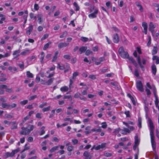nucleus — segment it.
Segmentation results:
<instances>
[{
    "label": "nucleus",
    "mask_w": 159,
    "mask_h": 159,
    "mask_svg": "<svg viewBox=\"0 0 159 159\" xmlns=\"http://www.w3.org/2000/svg\"><path fill=\"white\" fill-rule=\"evenodd\" d=\"M148 126L150 131V135L152 147L153 149H154L156 148V143L154 139V127L153 122L150 118H148Z\"/></svg>",
    "instance_id": "obj_1"
},
{
    "label": "nucleus",
    "mask_w": 159,
    "mask_h": 159,
    "mask_svg": "<svg viewBox=\"0 0 159 159\" xmlns=\"http://www.w3.org/2000/svg\"><path fill=\"white\" fill-rule=\"evenodd\" d=\"M118 52L120 56L123 58H128L129 57V54L127 52L124 51L123 48L122 47H120L119 49Z\"/></svg>",
    "instance_id": "obj_2"
},
{
    "label": "nucleus",
    "mask_w": 159,
    "mask_h": 159,
    "mask_svg": "<svg viewBox=\"0 0 159 159\" xmlns=\"http://www.w3.org/2000/svg\"><path fill=\"white\" fill-rule=\"evenodd\" d=\"M20 150V148H18L17 149H15L12 151L11 153L9 152H7L5 153L4 157L5 158H7L8 157H12L14 155L19 152Z\"/></svg>",
    "instance_id": "obj_3"
},
{
    "label": "nucleus",
    "mask_w": 159,
    "mask_h": 159,
    "mask_svg": "<svg viewBox=\"0 0 159 159\" xmlns=\"http://www.w3.org/2000/svg\"><path fill=\"white\" fill-rule=\"evenodd\" d=\"M133 55L134 57L137 58V60L141 68L143 71L145 70L144 66L142 65L141 61V59L139 56H138L137 52L136 51H135L133 53Z\"/></svg>",
    "instance_id": "obj_4"
},
{
    "label": "nucleus",
    "mask_w": 159,
    "mask_h": 159,
    "mask_svg": "<svg viewBox=\"0 0 159 159\" xmlns=\"http://www.w3.org/2000/svg\"><path fill=\"white\" fill-rule=\"evenodd\" d=\"M136 86L137 89L140 91L143 92L144 91L143 85L141 81L138 80L136 82Z\"/></svg>",
    "instance_id": "obj_5"
},
{
    "label": "nucleus",
    "mask_w": 159,
    "mask_h": 159,
    "mask_svg": "<svg viewBox=\"0 0 159 159\" xmlns=\"http://www.w3.org/2000/svg\"><path fill=\"white\" fill-rule=\"evenodd\" d=\"M156 27V25L154 24L153 22H150L149 25V30L152 33V35L154 36V29Z\"/></svg>",
    "instance_id": "obj_6"
},
{
    "label": "nucleus",
    "mask_w": 159,
    "mask_h": 159,
    "mask_svg": "<svg viewBox=\"0 0 159 159\" xmlns=\"http://www.w3.org/2000/svg\"><path fill=\"white\" fill-rule=\"evenodd\" d=\"M21 129L22 130L20 131V134L21 135H28L30 132V129H27L26 128L22 127L21 128Z\"/></svg>",
    "instance_id": "obj_7"
},
{
    "label": "nucleus",
    "mask_w": 159,
    "mask_h": 159,
    "mask_svg": "<svg viewBox=\"0 0 159 159\" xmlns=\"http://www.w3.org/2000/svg\"><path fill=\"white\" fill-rule=\"evenodd\" d=\"M83 156L85 157V159H91L93 157V155H90L89 152L86 151L84 152Z\"/></svg>",
    "instance_id": "obj_8"
},
{
    "label": "nucleus",
    "mask_w": 159,
    "mask_h": 159,
    "mask_svg": "<svg viewBox=\"0 0 159 159\" xmlns=\"http://www.w3.org/2000/svg\"><path fill=\"white\" fill-rule=\"evenodd\" d=\"M119 41V37L117 34H114L113 36V41L115 43H117Z\"/></svg>",
    "instance_id": "obj_9"
},
{
    "label": "nucleus",
    "mask_w": 159,
    "mask_h": 159,
    "mask_svg": "<svg viewBox=\"0 0 159 159\" xmlns=\"http://www.w3.org/2000/svg\"><path fill=\"white\" fill-rule=\"evenodd\" d=\"M98 9H96L94 11L93 13L90 14L89 15V18H94L97 17V14L98 13Z\"/></svg>",
    "instance_id": "obj_10"
},
{
    "label": "nucleus",
    "mask_w": 159,
    "mask_h": 159,
    "mask_svg": "<svg viewBox=\"0 0 159 159\" xmlns=\"http://www.w3.org/2000/svg\"><path fill=\"white\" fill-rule=\"evenodd\" d=\"M142 26L143 27L144 32L145 34H147V33L148 25L147 23L143 22L142 23Z\"/></svg>",
    "instance_id": "obj_11"
},
{
    "label": "nucleus",
    "mask_w": 159,
    "mask_h": 159,
    "mask_svg": "<svg viewBox=\"0 0 159 159\" xmlns=\"http://www.w3.org/2000/svg\"><path fill=\"white\" fill-rule=\"evenodd\" d=\"M69 45V43H60L58 45V47L59 48H61L63 47L67 46Z\"/></svg>",
    "instance_id": "obj_12"
},
{
    "label": "nucleus",
    "mask_w": 159,
    "mask_h": 159,
    "mask_svg": "<svg viewBox=\"0 0 159 159\" xmlns=\"http://www.w3.org/2000/svg\"><path fill=\"white\" fill-rule=\"evenodd\" d=\"M106 143H102L101 144L99 145L96 147V150H98L101 149H103L106 147Z\"/></svg>",
    "instance_id": "obj_13"
},
{
    "label": "nucleus",
    "mask_w": 159,
    "mask_h": 159,
    "mask_svg": "<svg viewBox=\"0 0 159 159\" xmlns=\"http://www.w3.org/2000/svg\"><path fill=\"white\" fill-rule=\"evenodd\" d=\"M121 133L124 134H127V133H130V130L128 128H124L121 130Z\"/></svg>",
    "instance_id": "obj_14"
},
{
    "label": "nucleus",
    "mask_w": 159,
    "mask_h": 159,
    "mask_svg": "<svg viewBox=\"0 0 159 159\" xmlns=\"http://www.w3.org/2000/svg\"><path fill=\"white\" fill-rule=\"evenodd\" d=\"M152 71L153 74L155 75L157 72V68L156 66L153 64L151 66Z\"/></svg>",
    "instance_id": "obj_15"
},
{
    "label": "nucleus",
    "mask_w": 159,
    "mask_h": 159,
    "mask_svg": "<svg viewBox=\"0 0 159 159\" xmlns=\"http://www.w3.org/2000/svg\"><path fill=\"white\" fill-rule=\"evenodd\" d=\"M127 58L131 62L133 63L135 66L137 67V64L136 62L134 60L132 57H129V56L128 58Z\"/></svg>",
    "instance_id": "obj_16"
},
{
    "label": "nucleus",
    "mask_w": 159,
    "mask_h": 159,
    "mask_svg": "<svg viewBox=\"0 0 159 159\" xmlns=\"http://www.w3.org/2000/svg\"><path fill=\"white\" fill-rule=\"evenodd\" d=\"M33 25H31L28 27V30L26 32V34L30 35V34L31 32L33 30Z\"/></svg>",
    "instance_id": "obj_17"
},
{
    "label": "nucleus",
    "mask_w": 159,
    "mask_h": 159,
    "mask_svg": "<svg viewBox=\"0 0 159 159\" xmlns=\"http://www.w3.org/2000/svg\"><path fill=\"white\" fill-rule=\"evenodd\" d=\"M87 48L86 47L82 46L79 49V52L80 54H81L82 53L84 52L87 50Z\"/></svg>",
    "instance_id": "obj_18"
},
{
    "label": "nucleus",
    "mask_w": 159,
    "mask_h": 159,
    "mask_svg": "<svg viewBox=\"0 0 159 159\" xmlns=\"http://www.w3.org/2000/svg\"><path fill=\"white\" fill-rule=\"evenodd\" d=\"M8 70L11 72L14 73L15 71H17V69L16 67H13L10 66L8 67Z\"/></svg>",
    "instance_id": "obj_19"
},
{
    "label": "nucleus",
    "mask_w": 159,
    "mask_h": 159,
    "mask_svg": "<svg viewBox=\"0 0 159 159\" xmlns=\"http://www.w3.org/2000/svg\"><path fill=\"white\" fill-rule=\"evenodd\" d=\"M30 52V50L28 49H27L24 51L22 52L20 54L21 55L25 56L27 54H29Z\"/></svg>",
    "instance_id": "obj_20"
},
{
    "label": "nucleus",
    "mask_w": 159,
    "mask_h": 159,
    "mask_svg": "<svg viewBox=\"0 0 159 159\" xmlns=\"http://www.w3.org/2000/svg\"><path fill=\"white\" fill-rule=\"evenodd\" d=\"M59 52L58 51H56L54 54V56L53 57V58L52 60V62H55L56 61L57 58V55L58 54Z\"/></svg>",
    "instance_id": "obj_21"
},
{
    "label": "nucleus",
    "mask_w": 159,
    "mask_h": 159,
    "mask_svg": "<svg viewBox=\"0 0 159 159\" xmlns=\"http://www.w3.org/2000/svg\"><path fill=\"white\" fill-rule=\"evenodd\" d=\"M153 60H156V63L157 64H159V57L156 56H153L152 57Z\"/></svg>",
    "instance_id": "obj_22"
},
{
    "label": "nucleus",
    "mask_w": 159,
    "mask_h": 159,
    "mask_svg": "<svg viewBox=\"0 0 159 159\" xmlns=\"http://www.w3.org/2000/svg\"><path fill=\"white\" fill-rule=\"evenodd\" d=\"M2 106L3 108L10 109V104H8L6 103L3 102L2 103Z\"/></svg>",
    "instance_id": "obj_23"
},
{
    "label": "nucleus",
    "mask_w": 159,
    "mask_h": 159,
    "mask_svg": "<svg viewBox=\"0 0 159 159\" xmlns=\"http://www.w3.org/2000/svg\"><path fill=\"white\" fill-rule=\"evenodd\" d=\"M54 78H52L50 79L48 81H46V85H51L53 82Z\"/></svg>",
    "instance_id": "obj_24"
},
{
    "label": "nucleus",
    "mask_w": 159,
    "mask_h": 159,
    "mask_svg": "<svg viewBox=\"0 0 159 159\" xmlns=\"http://www.w3.org/2000/svg\"><path fill=\"white\" fill-rule=\"evenodd\" d=\"M59 148V146H56L54 147L51 148V149L50 150V152L51 153L55 151L58 150Z\"/></svg>",
    "instance_id": "obj_25"
},
{
    "label": "nucleus",
    "mask_w": 159,
    "mask_h": 159,
    "mask_svg": "<svg viewBox=\"0 0 159 159\" xmlns=\"http://www.w3.org/2000/svg\"><path fill=\"white\" fill-rule=\"evenodd\" d=\"M42 15L41 14H38L37 16L38 18V20L39 21V23L40 24H41L43 22L42 20Z\"/></svg>",
    "instance_id": "obj_26"
},
{
    "label": "nucleus",
    "mask_w": 159,
    "mask_h": 159,
    "mask_svg": "<svg viewBox=\"0 0 159 159\" xmlns=\"http://www.w3.org/2000/svg\"><path fill=\"white\" fill-rule=\"evenodd\" d=\"M51 43H52V42L50 41V42H49L48 43L44 45V46L43 48V49L44 50H46V49L48 48H49V45L50 44H51Z\"/></svg>",
    "instance_id": "obj_27"
},
{
    "label": "nucleus",
    "mask_w": 159,
    "mask_h": 159,
    "mask_svg": "<svg viewBox=\"0 0 159 159\" xmlns=\"http://www.w3.org/2000/svg\"><path fill=\"white\" fill-rule=\"evenodd\" d=\"M157 52V47L154 46L152 51V55L156 54Z\"/></svg>",
    "instance_id": "obj_28"
},
{
    "label": "nucleus",
    "mask_w": 159,
    "mask_h": 159,
    "mask_svg": "<svg viewBox=\"0 0 159 159\" xmlns=\"http://www.w3.org/2000/svg\"><path fill=\"white\" fill-rule=\"evenodd\" d=\"M139 140L138 139V136L137 135H136L135 136V141L134 144L135 145H138L139 144Z\"/></svg>",
    "instance_id": "obj_29"
},
{
    "label": "nucleus",
    "mask_w": 159,
    "mask_h": 159,
    "mask_svg": "<svg viewBox=\"0 0 159 159\" xmlns=\"http://www.w3.org/2000/svg\"><path fill=\"white\" fill-rule=\"evenodd\" d=\"M26 75L28 78H33L34 77L33 74L30 73V71L26 72Z\"/></svg>",
    "instance_id": "obj_30"
},
{
    "label": "nucleus",
    "mask_w": 159,
    "mask_h": 159,
    "mask_svg": "<svg viewBox=\"0 0 159 159\" xmlns=\"http://www.w3.org/2000/svg\"><path fill=\"white\" fill-rule=\"evenodd\" d=\"M68 87L65 86L61 88L60 90L62 92H66L68 90Z\"/></svg>",
    "instance_id": "obj_31"
},
{
    "label": "nucleus",
    "mask_w": 159,
    "mask_h": 159,
    "mask_svg": "<svg viewBox=\"0 0 159 159\" xmlns=\"http://www.w3.org/2000/svg\"><path fill=\"white\" fill-rule=\"evenodd\" d=\"M10 55V54L8 53H6L5 55H3L1 54H0V59H1L2 58L6 57Z\"/></svg>",
    "instance_id": "obj_32"
},
{
    "label": "nucleus",
    "mask_w": 159,
    "mask_h": 159,
    "mask_svg": "<svg viewBox=\"0 0 159 159\" xmlns=\"http://www.w3.org/2000/svg\"><path fill=\"white\" fill-rule=\"evenodd\" d=\"M142 119L141 117H139L138 119V126L140 128L141 127Z\"/></svg>",
    "instance_id": "obj_33"
},
{
    "label": "nucleus",
    "mask_w": 159,
    "mask_h": 159,
    "mask_svg": "<svg viewBox=\"0 0 159 159\" xmlns=\"http://www.w3.org/2000/svg\"><path fill=\"white\" fill-rule=\"evenodd\" d=\"M153 5L154 7L157 8V9H156V10L157 12L159 13V4L155 3H153Z\"/></svg>",
    "instance_id": "obj_34"
},
{
    "label": "nucleus",
    "mask_w": 159,
    "mask_h": 159,
    "mask_svg": "<svg viewBox=\"0 0 159 159\" xmlns=\"http://www.w3.org/2000/svg\"><path fill=\"white\" fill-rule=\"evenodd\" d=\"M155 98V104L156 107H158V105L159 101L157 96H154Z\"/></svg>",
    "instance_id": "obj_35"
},
{
    "label": "nucleus",
    "mask_w": 159,
    "mask_h": 159,
    "mask_svg": "<svg viewBox=\"0 0 159 159\" xmlns=\"http://www.w3.org/2000/svg\"><path fill=\"white\" fill-rule=\"evenodd\" d=\"M28 102V101L27 100H24L20 102V103L22 105L24 106L27 104Z\"/></svg>",
    "instance_id": "obj_36"
},
{
    "label": "nucleus",
    "mask_w": 159,
    "mask_h": 159,
    "mask_svg": "<svg viewBox=\"0 0 159 159\" xmlns=\"http://www.w3.org/2000/svg\"><path fill=\"white\" fill-rule=\"evenodd\" d=\"M80 40L83 42H85L88 41L89 39L87 38L82 37L80 38Z\"/></svg>",
    "instance_id": "obj_37"
},
{
    "label": "nucleus",
    "mask_w": 159,
    "mask_h": 159,
    "mask_svg": "<svg viewBox=\"0 0 159 159\" xmlns=\"http://www.w3.org/2000/svg\"><path fill=\"white\" fill-rule=\"evenodd\" d=\"M73 149L74 147L72 146H68L67 148V150L70 152L72 151L73 150Z\"/></svg>",
    "instance_id": "obj_38"
},
{
    "label": "nucleus",
    "mask_w": 159,
    "mask_h": 159,
    "mask_svg": "<svg viewBox=\"0 0 159 159\" xmlns=\"http://www.w3.org/2000/svg\"><path fill=\"white\" fill-rule=\"evenodd\" d=\"M45 128V127L44 126H42L40 129H41V134H40V135H43V134H44L45 133V131L44 130V129Z\"/></svg>",
    "instance_id": "obj_39"
},
{
    "label": "nucleus",
    "mask_w": 159,
    "mask_h": 159,
    "mask_svg": "<svg viewBox=\"0 0 159 159\" xmlns=\"http://www.w3.org/2000/svg\"><path fill=\"white\" fill-rule=\"evenodd\" d=\"M74 5L76 8L75 10L76 11H78L79 10L80 7L79 6H78L76 2H74L73 3Z\"/></svg>",
    "instance_id": "obj_40"
},
{
    "label": "nucleus",
    "mask_w": 159,
    "mask_h": 159,
    "mask_svg": "<svg viewBox=\"0 0 159 159\" xmlns=\"http://www.w3.org/2000/svg\"><path fill=\"white\" fill-rule=\"evenodd\" d=\"M57 68H58L61 70H63L65 69V67L63 66H61L59 63H57Z\"/></svg>",
    "instance_id": "obj_41"
},
{
    "label": "nucleus",
    "mask_w": 159,
    "mask_h": 159,
    "mask_svg": "<svg viewBox=\"0 0 159 159\" xmlns=\"http://www.w3.org/2000/svg\"><path fill=\"white\" fill-rule=\"evenodd\" d=\"M20 52V50H16L14 51L13 53V55H17L16 57H18L19 56V55H17Z\"/></svg>",
    "instance_id": "obj_42"
},
{
    "label": "nucleus",
    "mask_w": 159,
    "mask_h": 159,
    "mask_svg": "<svg viewBox=\"0 0 159 159\" xmlns=\"http://www.w3.org/2000/svg\"><path fill=\"white\" fill-rule=\"evenodd\" d=\"M78 75V73L77 72H74L73 74V76L72 77V79H75L76 77Z\"/></svg>",
    "instance_id": "obj_43"
},
{
    "label": "nucleus",
    "mask_w": 159,
    "mask_h": 159,
    "mask_svg": "<svg viewBox=\"0 0 159 159\" xmlns=\"http://www.w3.org/2000/svg\"><path fill=\"white\" fill-rule=\"evenodd\" d=\"M50 106H49L47 107L44 108L43 109L42 111L44 112H45V111H48L49 110H50Z\"/></svg>",
    "instance_id": "obj_44"
},
{
    "label": "nucleus",
    "mask_w": 159,
    "mask_h": 159,
    "mask_svg": "<svg viewBox=\"0 0 159 159\" xmlns=\"http://www.w3.org/2000/svg\"><path fill=\"white\" fill-rule=\"evenodd\" d=\"M152 89H153V93L154 95V96H157V92L156 88L155 86H153L152 87Z\"/></svg>",
    "instance_id": "obj_45"
},
{
    "label": "nucleus",
    "mask_w": 159,
    "mask_h": 159,
    "mask_svg": "<svg viewBox=\"0 0 159 159\" xmlns=\"http://www.w3.org/2000/svg\"><path fill=\"white\" fill-rule=\"evenodd\" d=\"M37 97V96L36 95H34L32 96H30L29 98V100L30 101H31L34 100L35 98H36Z\"/></svg>",
    "instance_id": "obj_46"
},
{
    "label": "nucleus",
    "mask_w": 159,
    "mask_h": 159,
    "mask_svg": "<svg viewBox=\"0 0 159 159\" xmlns=\"http://www.w3.org/2000/svg\"><path fill=\"white\" fill-rule=\"evenodd\" d=\"M63 57L66 59L69 60L71 58L70 56L69 55H65L63 56Z\"/></svg>",
    "instance_id": "obj_47"
},
{
    "label": "nucleus",
    "mask_w": 159,
    "mask_h": 159,
    "mask_svg": "<svg viewBox=\"0 0 159 159\" xmlns=\"http://www.w3.org/2000/svg\"><path fill=\"white\" fill-rule=\"evenodd\" d=\"M55 110H53L52 111L51 113H52L49 116V118H51L55 114Z\"/></svg>",
    "instance_id": "obj_48"
},
{
    "label": "nucleus",
    "mask_w": 159,
    "mask_h": 159,
    "mask_svg": "<svg viewBox=\"0 0 159 159\" xmlns=\"http://www.w3.org/2000/svg\"><path fill=\"white\" fill-rule=\"evenodd\" d=\"M93 52L89 50H87L86 51L85 55L87 56L89 55L90 54H92Z\"/></svg>",
    "instance_id": "obj_49"
},
{
    "label": "nucleus",
    "mask_w": 159,
    "mask_h": 159,
    "mask_svg": "<svg viewBox=\"0 0 159 159\" xmlns=\"http://www.w3.org/2000/svg\"><path fill=\"white\" fill-rule=\"evenodd\" d=\"M112 155V153L109 152H106L104 154V155L107 157H111Z\"/></svg>",
    "instance_id": "obj_50"
},
{
    "label": "nucleus",
    "mask_w": 159,
    "mask_h": 159,
    "mask_svg": "<svg viewBox=\"0 0 159 159\" xmlns=\"http://www.w3.org/2000/svg\"><path fill=\"white\" fill-rule=\"evenodd\" d=\"M30 118V117L27 115L24 118V119L23 120V123H25L26 121L28 120Z\"/></svg>",
    "instance_id": "obj_51"
},
{
    "label": "nucleus",
    "mask_w": 159,
    "mask_h": 159,
    "mask_svg": "<svg viewBox=\"0 0 159 159\" xmlns=\"http://www.w3.org/2000/svg\"><path fill=\"white\" fill-rule=\"evenodd\" d=\"M102 127L104 129H105L107 127V125L106 123L105 122H102Z\"/></svg>",
    "instance_id": "obj_52"
},
{
    "label": "nucleus",
    "mask_w": 159,
    "mask_h": 159,
    "mask_svg": "<svg viewBox=\"0 0 159 159\" xmlns=\"http://www.w3.org/2000/svg\"><path fill=\"white\" fill-rule=\"evenodd\" d=\"M41 115H42L41 113H37L36 115V117L37 118L41 119L42 118Z\"/></svg>",
    "instance_id": "obj_53"
},
{
    "label": "nucleus",
    "mask_w": 159,
    "mask_h": 159,
    "mask_svg": "<svg viewBox=\"0 0 159 159\" xmlns=\"http://www.w3.org/2000/svg\"><path fill=\"white\" fill-rule=\"evenodd\" d=\"M111 84L114 86H115V87H118V83L116 82H111Z\"/></svg>",
    "instance_id": "obj_54"
},
{
    "label": "nucleus",
    "mask_w": 159,
    "mask_h": 159,
    "mask_svg": "<svg viewBox=\"0 0 159 159\" xmlns=\"http://www.w3.org/2000/svg\"><path fill=\"white\" fill-rule=\"evenodd\" d=\"M30 17L31 19H36V17L34 16V14L33 13H31L30 14Z\"/></svg>",
    "instance_id": "obj_55"
},
{
    "label": "nucleus",
    "mask_w": 159,
    "mask_h": 159,
    "mask_svg": "<svg viewBox=\"0 0 159 159\" xmlns=\"http://www.w3.org/2000/svg\"><path fill=\"white\" fill-rule=\"evenodd\" d=\"M7 86L5 85L2 84L0 85V89H6L7 88Z\"/></svg>",
    "instance_id": "obj_56"
},
{
    "label": "nucleus",
    "mask_w": 159,
    "mask_h": 159,
    "mask_svg": "<svg viewBox=\"0 0 159 159\" xmlns=\"http://www.w3.org/2000/svg\"><path fill=\"white\" fill-rule=\"evenodd\" d=\"M18 66L20 67V69H24V63L22 62V63L19 64Z\"/></svg>",
    "instance_id": "obj_57"
},
{
    "label": "nucleus",
    "mask_w": 159,
    "mask_h": 159,
    "mask_svg": "<svg viewBox=\"0 0 159 159\" xmlns=\"http://www.w3.org/2000/svg\"><path fill=\"white\" fill-rule=\"evenodd\" d=\"M72 141L74 145H75L78 143V141L77 139H73L72 140Z\"/></svg>",
    "instance_id": "obj_58"
},
{
    "label": "nucleus",
    "mask_w": 159,
    "mask_h": 159,
    "mask_svg": "<svg viewBox=\"0 0 159 159\" xmlns=\"http://www.w3.org/2000/svg\"><path fill=\"white\" fill-rule=\"evenodd\" d=\"M5 117L6 118L11 119L13 117V116L10 114H6L5 115Z\"/></svg>",
    "instance_id": "obj_59"
},
{
    "label": "nucleus",
    "mask_w": 159,
    "mask_h": 159,
    "mask_svg": "<svg viewBox=\"0 0 159 159\" xmlns=\"http://www.w3.org/2000/svg\"><path fill=\"white\" fill-rule=\"evenodd\" d=\"M39 7L37 4H35L34 5V9L36 11H37L39 9Z\"/></svg>",
    "instance_id": "obj_60"
},
{
    "label": "nucleus",
    "mask_w": 159,
    "mask_h": 159,
    "mask_svg": "<svg viewBox=\"0 0 159 159\" xmlns=\"http://www.w3.org/2000/svg\"><path fill=\"white\" fill-rule=\"evenodd\" d=\"M80 93H77L74 95V97L75 98H80Z\"/></svg>",
    "instance_id": "obj_61"
},
{
    "label": "nucleus",
    "mask_w": 159,
    "mask_h": 159,
    "mask_svg": "<svg viewBox=\"0 0 159 159\" xmlns=\"http://www.w3.org/2000/svg\"><path fill=\"white\" fill-rule=\"evenodd\" d=\"M89 78L93 79L94 80L96 78V76L94 75H91L89 76Z\"/></svg>",
    "instance_id": "obj_62"
},
{
    "label": "nucleus",
    "mask_w": 159,
    "mask_h": 159,
    "mask_svg": "<svg viewBox=\"0 0 159 159\" xmlns=\"http://www.w3.org/2000/svg\"><path fill=\"white\" fill-rule=\"evenodd\" d=\"M125 114L126 115L127 117H130L129 115V111H125Z\"/></svg>",
    "instance_id": "obj_63"
},
{
    "label": "nucleus",
    "mask_w": 159,
    "mask_h": 159,
    "mask_svg": "<svg viewBox=\"0 0 159 159\" xmlns=\"http://www.w3.org/2000/svg\"><path fill=\"white\" fill-rule=\"evenodd\" d=\"M145 91L147 92V95L148 96L150 95L151 94V92L149 89L146 88Z\"/></svg>",
    "instance_id": "obj_64"
}]
</instances>
